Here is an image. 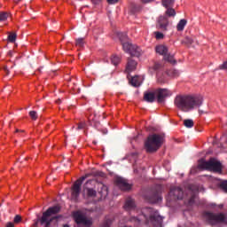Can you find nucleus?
Segmentation results:
<instances>
[{
    "label": "nucleus",
    "mask_w": 227,
    "mask_h": 227,
    "mask_svg": "<svg viewBox=\"0 0 227 227\" xmlns=\"http://www.w3.org/2000/svg\"><path fill=\"white\" fill-rule=\"evenodd\" d=\"M196 191H198V186L194 184H188L187 187H185L184 192L178 186H173L170 188L169 196L172 200L184 199V203H187V205H192L196 198Z\"/></svg>",
    "instance_id": "obj_1"
},
{
    "label": "nucleus",
    "mask_w": 227,
    "mask_h": 227,
    "mask_svg": "<svg viewBox=\"0 0 227 227\" xmlns=\"http://www.w3.org/2000/svg\"><path fill=\"white\" fill-rule=\"evenodd\" d=\"M203 100L192 95H178L176 97L174 104L180 111L187 112L201 106Z\"/></svg>",
    "instance_id": "obj_2"
},
{
    "label": "nucleus",
    "mask_w": 227,
    "mask_h": 227,
    "mask_svg": "<svg viewBox=\"0 0 227 227\" xmlns=\"http://www.w3.org/2000/svg\"><path fill=\"white\" fill-rule=\"evenodd\" d=\"M60 211L61 207L59 206L49 207L45 212L43 213L42 217L35 220L32 226L38 227V224L40 223L41 226L51 227V224H52L53 221H56V223H58V219H59V216L56 215L59 214Z\"/></svg>",
    "instance_id": "obj_3"
},
{
    "label": "nucleus",
    "mask_w": 227,
    "mask_h": 227,
    "mask_svg": "<svg viewBox=\"0 0 227 227\" xmlns=\"http://www.w3.org/2000/svg\"><path fill=\"white\" fill-rule=\"evenodd\" d=\"M198 169L200 171H212L213 173H222L223 164L215 158H210L207 161L200 160L198 163Z\"/></svg>",
    "instance_id": "obj_4"
},
{
    "label": "nucleus",
    "mask_w": 227,
    "mask_h": 227,
    "mask_svg": "<svg viewBox=\"0 0 227 227\" xmlns=\"http://www.w3.org/2000/svg\"><path fill=\"white\" fill-rule=\"evenodd\" d=\"M163 138L159 134H153L147 137L145 141V148L147 153H153L162 146Z\"/></svg>",
    "instance_id": "obj_5"
},
{
    "label": "nucleus",
    "mask_w": 227,
    "mask_h": 227,
    "mask_svg": "<svg viewBox=\"0 0 227 227\" xmlns=\"http://www.w3.org/2000/svg\"><path fill=\"white\" fill-rule=\"evenodd\" d=\"M73 217L76 224H82V226L86 227L93 226V218L87 217L86 215L81 211H75L73 214Z\"/></svg>",
    "instance_id": "obj_6"
},
{
    "label": "nucleus",
    "mask_w": 227,
    "mask_h": 227,
    "mask_svg": "<svg viewBox=\"0 0 227 227\" xmlns=\"http://www.w3.org/2000/svg\"><path fill=\"white\" fill-rule=\"evenodd\" d=\"M206 219H207L209 224H227V217L224 214L219 213H206Z\"/></svg>",
    "instance_id": "obj_7"
},
{
    "label": "nucleus",
    "mask_w": 227,
    "mask_h": 227,
    "mask_svg": "<svg viewBox=\"0 0 227 227\" xmlns=\"http://www.w3.org/2000/svg\"><path fill=\"white\" fill-rule=\"evenodd\" d=\"M89 176H91V174H86L74 183L73 186L71 187V196H73V198H79V194H81L82 181Z\"/></svg>",
    "instance_id": "obj_8"
},
{
    "label": "nucleus",
    "mask_w": 227,
    "mask_h": 227,
    "mask_svg": "<svg viewBox=\"0 0 227 227\" xmlns=\"http://www.w3.org/2000/svg\"><path fill=\"white\" fill-rule=\"evenodd\" d=\"M169 27V20L167 16L161 15L157 20L156 27L160 29V31H168V27Z\"/></svg>",
    "instance_id": "obj_9"
},
{
    "label": "nucleus",
    "mask_w": 227,
    "mask_h": 227,
    "mask_svg": "<svg viewBox=\"0 0 227 227\" xmlns=\"http://www.w3.org/2000/svg\"><path fill=\"white\" fill-rule=\"evenodd\" d=\"M115 185L124 192L130 191V189H132V184H129V182L122 177H117L115 179Z\"/></svg>",
    "instance_id": "obj_10"
},
{
    "label": "nucleus",
    "mask_w": 227,
    "mask_h": 227,
    "mask_svg": "<svg viewBox=\"0 0 227 227\" xmlns=\"http://www.w3.org/2000/svg\"><path fill=\"white\" fill-rule=\"evenodd\" d=\"M145 198L149 203H157V201L162 200L160 197V191L159 190H153L150 192L149 194L145 196Z\"/></svg>",
    "instance_id": "obj_11"
},
{
    "label": "nucleus",
    "mask_w": 227,
    "mask_h": 227,
    "mask_svg": "<svg viewBox=\"0 0 227 227\" xmlns=\"http://www.w3.org/2000/svg\"><path fill=\"white\" fill-rule=\"evenodd\" d=\"M154 93L157 97L158 103L162 104L164 98L169 95V90L168 89H158Z\"/></svg>",
    "instance_id": "obj_12"
},
{
    "label": "nucleus",
    "mask_w": 227,
    "mask_h": 227,
    "mask_svg": "<svg viewBox=\"0 0 227 227\" xmlns=\"http://www.w3.org/2000/svg\"><path fill=\"white\" fill-rule=\"evenodd\" d=\"M149 223H151L152 226L153 227H160L162 224V217L157 215V213H154L153 215H150Z\"/></svg>",
    "instance_id": "obj_13"
},
{
    "label": "nucleus",
    "mask_w": 227,
    "mask_h": 227,
    "mask_svg": "<svg viewBox=\"0 0 227 227\" xmlns=\"http://www.w3.org/2000/svg\"><path fill=\"white\" fill-rule=\"evenodd\" d=\"M122 48L126 52H129L131 56H136V52H137V48L136 45H133L130 43H123Z\"/></svg>",
    "instance_id": "obj_14"
},
{
    "label": "nucleus",
    "mask_w": 227,
    "mask_h": 227,
    "mask_svg": "<svg viewBox=\"0 0 227 227\" xmlns=\"http://www.w3.org/2000/svg\"><path fill=\"white\" fill-rule=\"evenodd\" d=\"M137 67V62H136L132 59H129L128 63L126 65V70L125 71L128 74H130V72H134V70H136Z\"/></svg>",
    "instance_id": "obj_15"
},
{
    "label": "nucleus",
    "mask_w": 227,
    "mask_h": 227,
    "mask_svg": "<svg viewBox=\"0 0 227 227\" xmlns=\"http://www.w3.org/2000/svg\"><path fill=\"white\" fill-rule=\"evenodd\" d=\"M124 208L126 210H132L133 208H136V201L132 198L128 197L125 201Z\"/></svg>",
    "instance_id": "obj_16"
},
{
    "label": "nucleus",
    "mask_w": 227,
    "mask_h": 227,
    "mask_svg": "<svg viewBox=\"0 0 227 227\" xmlns=\"http://www.w3.org/2000/svg\"><path fill=\"white\" fill-rule=\"evenodd\" d=\"M155 92H145L144 94V100L149 103L155 102Z\"/></svg>",
    "instance_id": "obj_17"
},
{
    "label": "nucleus",
    "mask_w": 227,
    "mask_h": 227,
    "mask_svg": "<svg viewBox=\"0 0 227 227\" xmlns=\"http://www.w3.org/2000/svg\"><path fill=\"white\" fill-rule=\"evenodd\" d=\"M98 189V192L100 194L101 198H106V196H107V186L99 184Z\"/></svg>",
    "instance_id": "obj_18"
},
{
    "label": "nucleus",
    "mask_w": 227,
    "mask_h": 227,
    "mask_svg": "<svg viewBox=\"0 0 227 227\" xmlns=\"http://www.w3.org/2000/svg\"><path fill=\"white\" fill-rule=\"evenodd\" d=\"M156 52L158 54H160V56H165L168 54V48L166 47V45H158L156 46Z\"/></svg>",
    "instance_id": "obj_19"
},
{
    "label": "nucleus",
    "mask_w": 227,
    "mask_h": 227,
    "mask_svg": "<svg viewBox=\"0 0 227 227\" xmlns=\"http://www.w3.org/2000/svg\"><path fill=\"white\" fill-rule=\"evenodd\" d=\"M129 82H130L131 86L138 87V86H141V83L143 82V81L141 80V77L134 76L131 78Z\"/></svg>",
    "instance_id": "obj_20"
},
{
    "label": "nucleus",
    "mask_w": 227,
    "mask_h": 227,
    "mask_svg": "<svg viewBox=\"0 0 227 227\" xmlns=\"http://www.w3.org/2000/svg\"><path fill=\"white\" fill-rule=\"evenodd\" d=\"M163 61H168V63H171V65L176 64V60L175 59V57L168 53L163 57Z\"/></svg>",
    "instance_id": "obj_21"
},
{
    "label": "nucleus",
    "mask_w": 227,
    "mask_h": 227,
    "mask_svg": "<svg viewBox=\"0 0 227 227\" xmlns=\"http://www.w3.org/2000/svg\"><path fill=\"white\" fill-rule=\"evenodd\" d=\"M181 43L186 47H191V45L194 43V39H192V37L185 36L184 40L182 41Z\"/></svg>",
    "instance_id": "obj_22"
},
{
    "label": "nucleus",
    "mask_w": 227,
    "mask_h": 227,
    "mask_svg": "<svg viewBox=\"0 0 227 227\" xmlns=\"http://www.w3.org/2000/svg\"><path fill=\"white\" fill-rule=\"evenodd\" d=\"M128 221L134 224L135 227H139L141 224V220L136 216L129 217Z\"/></svg>",
    "instance_id": "obj_23"
},
{
    "label": "nucleus",
    "mask_w": 227,
    "mask_h": 227,
    "mask_svg": "<svg viewBox=\"0 0 227 227\" xmlns=\"http://www.w3.org/2000/svg\"><path fill=\"white\" fill-rule=\"evenodd\" d=\"M185 26H187V20H181L176 26L177 31H182L185 27Z\"/></svg>",
    "instance_id": "obj_24"
},
{
    "label": "nucleus",
    "mask_w": 227,
    "mask_h": 227,
    "mask_svg": "<svg viewBox=\"0 0 227 227\" xmlns=\"http://www.w3.org/2000/svg\"><path fill=\"white\" fill-rule=\"evenodd\" d=\"M161 4L164 8H171L175 4V0H161Z\"/></svg>",
    "instance_id": "obj_25"
},
{
    "label": "nucleus",
    "mask_w": 227,
    "mask_h": 227,
    "mask_svg": "<svg viewBox=\"0 0 227 227\" xmlns=\"http://www.w3.org/2000/svg\"><path fill=\"white\" fill-rule=\"evenodd\" d=\"M8 42L11 43H15V41L17 40V33L15 32H8Z\"/></svg>",
    "instance_id": "obj_26"
},
{
    "label": "nucleus",
    "mask_w": 227,
    "mask_h": 227,
    "mask_svg": "<svg viewBox=\"0 0 227 227\" xmlns=\"http://www.w3.org/2000/svg\"><path fill=\"white\" fill-rule=\"evenodd\" d=\"M111 61L113 63V65H114L115 67L120 65L121 61V58H120L117 55H113L111 58Z\"/></svg>",
    "instance_id": "obj_27"
},
{
    "label": "nucleus",
    "mask_w": 227,
    "mask_h": 227,
    "mask_svg": "<svg viewBox=\"0 0 227 227\" xmlns=\"http://www.w3.org/2000/svg\"><path fill=\"white\" fill-rule=\"evenodd\" d=\"M165 15H167L168 17H175L176 15V11H175V9L171 7H168L165 12Z\"/></svg>",
    "instance_id": "obj_28"
},
{
    "label": "nucleus",
    "mask_w": 227,
    "mask_h": 227,
    "mask_svg": "<svg viewBox=\"0 0 227 227\" xmlns=\"http://www.w3.org/2000/svg\"><path fill=\"white\" fill-rule=\"evenodd\" d=\"M86 191L89 198H97V191L93 190V188H87Z\"/></svg>",
    "instance_id": "obj_29"
},
{
    "label": "nucleus",
    "mask_w": 227,
    "mask_h": 227,
    "mask_svg": "<svg viewBox=\"0 0 227 227\" xmlns=\"http://www.w3.org/2000/svg\"><path fill=\"white\" fill-rule=\"evenodd\" d=\"M160 68H164V63L154 61L153 70H160Z\"/></svg>",
    "instance_id": "obj_30"
},
{
    "label": "nucleus",
    "mask_w": 227,
    "mask_h": 227,
    "mask_svg": "<svg viewBox=\"0 0 227 227\" xmlns=\"http://www.w3.org/2000/svg\"><path fill=\"white\" fill-rule=\"evenodd\" d=\"M184 127L191 129L192 127H194V121L191 119H187L184 121Z\"/></svg>",
    "instance_id": "obj_31"
},
{
    "label": "nucleus",
    "mask_w": 227,
    "mask_h": 227,
    "mask_svg": "<svg viewBox=\"0 0 227 227\" xmlns=\"http://www.w3.org/2000/svg\"><path fill=\"white\" fill-rule=\"evenodd\" d=\"M75 45H76V47H83V45H84V38H78V39H76Z\"/></svg>",
    "instance_id": "obj_32"
},
{
    "label": "nucleus",
    "mask_w": 227,
    "mask_h": 227,
    "mask_svg": "<svg viewBox=\"0 0 227 227\" xmlns=\"http://www.w3.org/2000/svg\"><path fill=\"white\" fill-rule=\"evenodd\" d=\"M29 116H30L31 120H34V121L38 120V114H36L35 111H30Z\"/></svg>",
    "instance_id": "obj_33"
},
{
    "label": "nucleus",
    "mask_w": 227,
    "mask_h": 227,
    "mask_svg": "<svg viewBox=\"0 0 227 227\" xmlns=\"http://www.w3.org/2000/svg\"><path fill=\"white\" fill-rule=\"evenodd\" d=\"M220 189H222L223 192L227 193V181H223L220 184Z\"/></svg>",
    "instance_id": "obj_34"
},
{
    "label": "nucleus",
    "mask_w": 227,
    "mask_h": 227,
    "mask_svg": "<svg viewBox=\"0 0 227 227\" xmlns=\"http://www.w3.org/2000/svg\"><path fill=\"white\" fill-rule=\"evenodd\" d=\"M156 40H162L164 38V34L162 32H154Z\"/></svg>",
    "instance_id": "obj_35"
},
{
    "label": "nucleus",
    "mask_w": 227,
    "mask_h": 227,
    "mask_svg": "<svg viewBox=\"0 0 227 227\" xmlns=\"http://www.w3.org/2000/svg\"><path fill=\"white\" fill-rule=\"evenodd\" d=\"M168 75H171L172 77H176L178 75V71L172 69L167 72Z\"/></svg>",
    "instance_id": "obj_36"
},
{
    "label": "nucleus",
    "mask_w": 227,
    "mask_h": 227,
    "mask_svg": "<svg viewBox=\"0 0 227 227\" xmlns=\"http://www.w3.org/2000/svg\"><path fill=\"white\" fill-rule=\"evenodd\" d=\"M21 222H22V216L20 215H17L14 217V223L19 224V223H21Z\"/></svg>",
    "instance_id": "obj_37"
},
{
    "label": "nucleus",
    "mask_w": 227,
    "mask_h": 227,
    "mask_svg": "<svg viewBox=\"0 0 227 227\" xmlns=\"http://www.w3.org/2000/svg\"><path fill=\"white\" fill-rule=\"evenodd\" d=\"M8 19V13L7 12H1L0 13V20L4 21Z\"/></svg>",
    "instance_id": "obj_38"
},
{
    "label": "nucleus",
    "mask_w": 227,
    "mask_h": 227,
    "mask_svg": "<svg viewBox=\"0 0 227 227\" xmlns=\"http://www.w3.org/2000/svg\"><path fill=\"white\" fill-rule=\"evenodd\" d=\"M118 36H119L121 42H125V40L127 39V35H125L123 33H118Z\"/></svg>",
    "instance_id": "obj_39"
},
{
    "label": "nucleus",
    "mask_w": 227,
    "mask_h": 227,
    "mask_svg": "<svg viewBox=\"0 0 227 227\" xmlns=\"http://www.w3.org/2000/svg\"><path fill=\"white\" fill-rule=\"evenodd\" d=\"M84 127H86V122H84V121L79 122L77 129H78V130H81V129H84Z\"/></svg>",
    "instance_id": "obj_40"
},
{
    "label": "nucleus",
    "mask_w": 227,
    "mask_h": 227,
    "mask_svg": "<svg viewBox=\"0 0 227 227\" xmlns=\"http://www.w3.org/2000/svg\"><path fill=\"white\" fill-rule=\"evenodd\" d=\"M220 70H227V61L223 62V65L219 67Z\"/></svg>",
    "instance_id": "obj_41"
},
{
    "label": "nucleus",
    "mask_w": 227,
    "mask_h": 227,
    "mask_svg": "<svg viewBox=\"0 0 227 227\" xmlns=\"http://www.w3.org/2000/svg\"><path fill=\"white\" fill-rule=\"evenodd\" d=\"M3 69L6 75H10V69H8V67L4 66Z\"/></svg>",
    "instance_id": "obj_42"
},
{
    "label": "nucleus",
    "mask_w": 227,
    "mask_h": 227,
    "mask_svg": "<svg viewBox=\"0 0 227 227\" xmlns=\"http://www.w3.org/2000/svg\"><path fill=\"white\" fill-rule=\"evenodd\" d=\"M111 226V223H109V222H105L101 224L100 227H110Z\"/></svg>",
    "instance_id": "obj_43"
},
{
    "label": "nucleus",
    "mask_w": 227,
    "mask_h": 227,
    "mask_svg": "<svg viewBox=\"0 0 227 227\" xmlns=\"http://www.w3.org/2000/svg\"><path fill=\"white\" fill-rule=\"evenodd\" d=\"M5 227H15V223H12V222H8L6 224H5Z\"/></svg>",
    "instance_id": "obj_44"
},
{
    "label": "nucleus",
    "mask_w": 227,
    "mask_h": 227,
    "mask_svg": "<svg viewBox=\"0 0 227 227\" xmlns=\"http://www.w3.org/2000/svg\"><path fill=\"white\" fill-rule=\"evenodd\" d=\"M108 4H114L116 3H118V0H106Z\"/></svg>",
    "instance_id": "obj_45"
},
{
    "label": "nucleus",
    "mask_w": 227,
    "mask_h": 227,
    "mask_svg": "<svg viewBox=\"0 0 227 227\" xmlns=\"http://www.w3.org/2000/svg\"><path fill=\"white\" fill-rule=\"evenodd\" d=\"M93 4H100L102 3V0H91Z\"/></svg>",
    "instance_id": "obj_46"
},
{
    "label": "nucleus",
    "mask_w": 227,
    "mask_h": 227,
    "mask_svg": "<svg viewBox=\"0 0 227 227\" xmlns=\"http://www.w3.org/2000/svg\"><path fill=\"white\" fill-rule=\"evenodd\" d=\"M20 1H22V0H13V3H15L17 4L20 3Z\"/></svg>",
    "instance_id": "obj_47"
},
{
    "label": "nucleus",
    "mask_w": 227,
    "mask_h": 227,
    "mask_svg": "<svg viewBox=\"0 0 227 227\" xmlns=\"http://www.w3.org/2000/svg\"><path fill=\"white\" fill-rule=\"evenodd\" d=\"M15 132H16V133H17V132H24V130H20V129H16Z\"/></svg>",
    "instance_id": "obj_48"
},
{
    "label": "nucleus",
    "mask_w": 227,
    "mask_h": 227,
    "mask_svg": "<svg viewBox=\"0 0 227 227\" xmlns=\"http://www.w3.org/2000/svg\"><path fill=\"white\" fill-rule=\"evenodd\" d=\"M63 227H70L68 224H64Z\"/></svg>",
    "instance_id": "obj_49"
},
{
    "label": "nucleus",
    "mask_w": 227,
    "mask_h": 227,
    "mask_svg": "<svg viewBox=\"0 0 227 227\" xmlns=\"http://www.w3.org/2000/svg\"><path fill=\"white\" fill-rule=\"evenodd\" d=\"M90 182H91V181H87L86 184H90Z\"/></svg>",
    "instance_id": "obj_50"
},
{
    "label": "nucleus",
    "mask_w": 227,
    "mask_h": 227,
    "mask_svg": "<svg viewBox=\"0 0 227 227\" xmlns=\"http://www.w3.org/2000/svg\"><path fill=\"white\" fill-rule=\"evenodd\" d=\"M149 211H150V212H152V209H151V208H149Z\"/></svg>",
    "instance_id": "obj_51"
}]
</instances>
